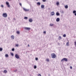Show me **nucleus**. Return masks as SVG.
Instances as JSON below:
<instances>
[{"label":"nucleus","mask_w":76,"mask_h":76,"mask_svg":"<svg viewBox=\"0 0 76 76\" xmlns=\"http://www.w3.org/2000/svg\"><path fill=\"white\" fill-rule=\"evenodd\" d=\"M51 56L52 58H55L56 57V55L55 54V53H53L51 54Z\"/></svg>","instance_id":"1"},{"label":"nucleus","mask_w":76,"mask_h":76,"mask_svg":"<svg viewBox=\"0 0 76 76\" xmlns=\"http://www.w3.org/2000/svg\"><path fill=\"white\" fill-rule=\"evenodd\" d=\"M3 16L4 18H7V15L6 13H4L2 15Z\"/></svg>","instance_id":"2"},{"label":"nucleus","mask_w":76,"mask_h":76,"mask_svg":"<svg viewBox=\"0 0 76 76\" xmlns=\"http://www.w3.org/2000/svg\"><path fill=\"white\" fill-rule=\"evenodd\" d=\"M68 61V60H67V59L66 58H64L61 60V61Z\"/></svg>","instance_id":"3"},{"label":"nucleus","mask_w":76,"mask_h":76,"mask_svg":"<svg viewBox=\"0 0 76 76\" xmlns=\"http://www.w3.org/2000/svg\"><path fill=\"white\" fill-rule=\"evenodd\" d=\"M23 9L24 12H28L29 11V9H26L25 8H23Z\"/></svg>","instance_id":"4"},{"label":"nucleus","mask_w":76,"mask_h":76,"mask_svg":"<svg viewBox=\"0 0 76 76\" xmlns=\"http://www.w3.org/2000/svg\"><path fill=\"white\" fill-rule=\"evenodd\" d=\"M6 4L7 5L8 7H10V6L9 4V3L8 2H6Z\"/></svg>","instance_id":"5"},{"label":"nucleus","mask_w":76,"mask_h":76,"mask_svg":"<svg viewBox=\"0 0 76 76\" xmlns=\"http://www.w3.org/2000/svg\"><path fill=\"white\" fill-rule=\"evenodd\" d=\"M15 57L17 59L19 58V55H18V54H16L15 55Z\"/></svg>","instance_id":"6"},{"label":"nucleus","mask_w":76,"mask_h":76,"mask_svg":"<svg viewBox=\"0 0 76 76\" xmlns=\"http://www.w3.org/2000/svg\"><path fill=\"white\" fill-rule=\"evenodd\" d=\"M24 29H26V30H29L31 29V28L29 27H25L24 28Z\"/></svg>","instance_id":"7"},{"label":"nucleus","mask_w":76,"mask_h":76,"mask_svg":"<svg viewBox=\"0 0 76 76\" xmlns=\"http://www.w3.org/2000/svg\"><path fill=\"white\" fill-rule=\"evenodd\" d=\"M33 21V20H32V19L31 18L29 19V22H32Z\"/></svg>","instance_id":"8"},{"label":"nucleus","mask_w":76,"mask_h":76,"mask_svg":"<svg viewBox=\"0 0 76 76\" xmlns=\"http://www.w3.org/2000/svg\"><path fill=\"white\" fill-rule=\"evenodd\" d=\"M45 7V5H42L41 6V9H43V8H44Z\"/></svg>","instance_id":"9"},{"label":"nucleus","mask_w":76,"mask_h":76,"mask_svg":"<svg viewBox=\"0 0 76 76\" xmlns=\"http://www.w3.org/2000/svg\"><path fill=\"white\" fill-rule=\"evenodd\" d=\"M41 5V3H40V2H38L37 3V6H40V5Z\"/></svg>","instance_id":"10"},{"label":"nucleus","mask_w":76,"mask_h":76,"mask_svg":"<svg viewBox=\"0 0 76 76\" xmlns=\"http://www.w3.org/2000/svg\"><path fill=\"white\" fill-rule=\"evenodd\" d=\"M66 46H69V45H70L69 44V42H68L66 43Z\"/></svg>","instance_id":"11"},{"label":"nucleus","mask_w":76,"mask_h":76,"mask_svg":"<svg viewBox=\"0 0 76 76\" xmlns=\"http://www.w3.org/2000/svg\"><path fill=\"white\" fill-rule=\"evenodd\" d=\"M56 22H59L60 21V18H57L56 20Z\"/></svg>","instance_id":"12"},{"label":"nucleus","mask_w":76,"mask_h":76,"mask_svg":"<svg viewBox=\"0 0 76 76\" xmlns=\"http://www.w3.org/2000/svg\"><path fill=\"white\" fill-rule=\"evenodd\" d=\"M54 12H51V15H52V16H53V15H54Z\"/></svg>","instance_id":"13"},{"label":"nucleus","mask_w":76,"mask_h":76,"mask_svg":"<svg viewBox=\"0 0 76 76\" xmlns=\"http://www.w3.org/2000/svg\"><path fill=\"white\" fill-rule=\"evenodd\" d=\"M56 16H60V13H59V12H57L56 13Z\"/></svg>","instance_id":"14"},{"label":"nucleus","mask_w":76,"mask_h":76,"mask_svg":"<svg viewBox=\"0 0 76 76\" xmlns=\"http://www.w3.org/2000/svg\"><path fill=\"white\" fill-rule=\"evenodd\" d=\"M11 38H12V39H14L15 37H14V36L12 35V36H11Z\"/></svg>","instance_id":"15"},{"label":"nucleus","mask_w":76,"mask_h":76,"mask_svg":"<svg viewBox=\"0 0 76 76\" xmlns=\"http://www.w3.org/2000/svg\"><path fill=\"white\" fill-rule=\"evenodd\" d=\"M50 26H54V24L52 23H50Z\"/></svg>","instance_id":"16"},{"label":"nucleus","mask_w":76,"mask_h":76,"mask_svg":"<svg viewBox=\"0 0 76 76\" xmlns=\"http://www.w3.org/2000/svg\"><path fill=\"white\" fill-rule=\"evenodd\" d=\"M58 39H61V36H59V37H58Z\"/></svg>","instance_id":"17"},{"label":"nucleus","mask_w":76,"mask_h":76,"mask_svg":"<svg viewBox=\"0 0 76 76\" xmlns=\"http://www.w3.org/2000/svg\"><path fill=\"white\" fill-rule=\"evenodd\" d=\"M65 8H66V9H67L68 8V5H66L65 6Z\"/></svg>","instance_id":"18"},{"label":"nucleus","mask_w":76,"mask_h":76,"mask_svg":"<svg viewBox=\"0 0 76 76\" xmlns=\"http://www.w3.org/2000/svg\"><path fill=\"white\" fill-rule=\"evenodd\" d=\"M28 17H25L24 18V19H26V20H27V19H28Z\"/></svg>","instance_id":"19"},{"label":"nucleus","mask_w":76,"mask_h":76,"mask_svg":"<svg viewBox=\"0 0 76 76\" xmlns=\"http://www.w3.org/2000/svg\"><path fill=\"white\" fill-rule=\"evenodd\" d=\"M5 56L6 57H9V55L7 54H6Z\"/></svg>","instance_id":"20"},{"label":"nucleus","mask_w":76,"mask_h":76,"mask_svg":"<svg viewBox=\"0 0 76 76\" xmlns=\"http://www.w3.org/2000/svg\"><path fill=\"white\" fill-rule=\"evenodd\" d=\"M4 73H7V70H4Z\"/></svg>","instance_id":"21"},{"label":"nucleus","mask_w":76,"mask_h":76,"mask_svg":"<svg viewBox=\"0 0 76 76\" xmlns=\"http://www.w3.org/2000/svg\"><path fill=\"white\" fill-rule=\"evenodd\" d=\"M59 2H58L56 3V5H57V6H58L59 5Z\"/></svg>","instance_id":"22"},{"label":"nucleus","mask_w":76,"mask_h":76,"mask_svg":"<svg viewBox=\"0 0 76 76\" xmlns=\"http://www.w3.org/2000/svg\"><path fill=\"white\" fill-rule=\"evenodd\" d=\"M34 69H37V66L36 65L34 66Z\"/></svg>","instance_id":"23"},{"label":"nucleus","mask_w":76,"mask_h":76,"mask_svg":"<svg viewBox=\"0 0 76 76\" xmlns=\"http://www.w3.org/2000/svg\"><path fill=\"white\" fill-rule=\"evenodd\" d=\"M3 50V48H0V51H2Z\"/></svg>","instance_id":"24"},{"label":"nucleus","mask_w":76,"mask_h":76,"mask_svg":"<svg viewBox=\"0 0 76 76\" xmlns=\"http://www.w3.org/2000/svg\"><path fill=\"white\" fill-rule=\"evenodd\" d=\"M76 10H74V11H73V13H75H75H76Z\"/></svg>","instance_id":"25"},{"label":"nucleus","mask_w":76,"mask_h":76,"mask_svg":"<svg viewBox=\"0 0 76 76\" xmlns=\"http://www.w3.org/2000/svg\"><path fill=\"white\" fill-rule=\"evenodd\" d=\"M11 56H13L14 54H13V53H11Z\"/></svg>","instance_id":"26"},{"label":"nucleus","mask_w":76,"mask_h":76,"mask_svg":"<svg viewBox=\"0 0 76 76\" xmlns=\"http://www.w3.org/2000/svg\"><path fill=\"white\" fill-rule=\"evenodd\" d=\"M12 51H15V48H13L12 49Z\"/></svg>","instance_id":"27"},{"label":"nucleus","mask_w":76,"mask_h":76,"mask_svg":"<svg viewBox=\"0 0 76 76\" xmlns=\"http://www.w3.org/2000/svg\"><path fill=\"white\" fill-rule=\"evenodd\" d=\"M17 33L18 34H20V32L19 31H17Z\"/></svg>","instance_id":"28"},{"label":"nucleus","mask_w":76,"mask_h":76,"mask_svg":"<svg viewBox=\"0 0 76 76\" xmlns=\"http://www.w3.org/2000/svg\"><path fill=\"white\" fill-rule=\"evenodd\" d=\"M63 37H66V35L65 34H64L63 35Z\"/></svg>","instance_id":"29"},{"label":"nucleus","mask_w":76,"mask_h":76,"mask_svg":"<svg viewBox=\"0 0 76 76\" xmlns=\"http://www.w3.org/2000/svg\"><path fill=\"white\" fill-rule=\"evenodd\" d=\"M1 7H4V5H2L1 6Z\"/></svg>","instance_id":"30"},{"label":"nucleus","mask_w":76,"mask_h":76,"mask_svg":"<svg viewBox=\"0 0 76 76\" xmlns=\"http://www.w3.org/2000/svg\"><path fill=\"white\" fill-rule=\"evenodd\" d=\"M46 60L47 61H50V59H47Z\"/></svg>","instance_id":"31"},{"label":"nucleus","mask_w":76,"mask_h":76,"mask_svg":"<svg viewBox=\"0 0 76 76\" xmlns=\"http://www.w3.org/2000/svg\"><path fill=\"white\" fill-rule=\"evenodd\" d=\"M15 46H16V47H18L19 46V45L18 44H16L15 45Z\"/></svg>","instance_id":"32"},{"label":"nucleus","mask_w":76,"mask_h":76,"mask_svg":"<svg viewBox=\"0 0 76 76\" xmlns=\"http://www.w3.org/2000/svg\"><path fill=\"white\" fill-rule=\"evenodd\" d=\"M17 70H17V69H16V70H15L14 71V72H17Z\"/></svg>","instance_id":"33"},{"label":"nucleus","mask_w":76,"mask_h":76,"mask_svg":"<svg viewBox=\"0 0 76 76\" xmlns=\"http://www.w3.org/2000/svg\"><path fill=\"white\" fill-rule=\"evenodd\" d=\"M36 60H38V58H35Z\"/></svg>","instance_id":"34"},{"label":"nucleus","mask_w":76,"mask_h":76,"mask_svg":"<svg viewBox=\"0 0 76 76\" xmlns=\"http://www.w3.org/2000/svg\"><path fill=\"white\" fill-rule=\"evenodd\" d=\"M42 1L43 2H45V1H46V0H42Z\"/></svg>","instance_id":"35"},{"label":"nucleus","mask_w":76,"mask_h":76,"mask_svg":"<svg viewBox=\"0 0 76 76\" xmlns=\"http://www.w3.org/2000/svg\"><path fill=\"white\" fill-rule=\"evenodd\" d=\"M38 76H41V74H39L38 75Z\"/></svg>","instance_id":"36"},{"label":"nucleus","mask_w":76,"mask_h":76,"mask_svg":"<svg viewBox=\"0 0 76 76\" xmlns=\"http://www.w3.org/2000/svg\"><path fill=\"white\" fill-rule=\"evenodd\" d=\"M70 69H72V66H71L70 67Z\"/></svg>","instance_id":"37"},{"label":"nucleus","mask_w":76,"mask_h":76,"mask_svg":"<svg viewBox=\"0 0 76 76\" xmlns=\"http://www.w3.org/2000/svg\"><path fill=\"white\" fill-rule=\"evenodd\" d=\"M20 5L21 6H22V3H20Z\"/></svg>","instance_id":"38"},{"label":"nucleus","mask_w":76,"mask_h":76,"mask_svg":"<svg viewBox=\"0 0 76 76\" xmlns=\"http://www.w3.org/2000/svg\"><path fill=\"white\" fill-rule=\"evenodd\" d=\"M44 34H46V31H45L43 32Z\"/></svg>","instance_id":"39"},{"label":"nucleus","mask_w":76,"mask_h":76,"mask_svg":"<svg viewBox=\"0 0 76 76\" xmlns=\"http://www.w3.org/2000/svg\"><path fill=\"white\" fill-rule=\"evenodd\" d=\"M75 16H76V13H75Z\"/></svg>","instance_id":"40"},{"label":"nucleus","mask_w":76,"mask_h":76,"mask_svg":"<svg viewBox=\"0 0 76 76\" xmlns=\"http://www.w3.org/2000/svg\"><path fill=\"white\" fill-rule=\"evenodd\" d=\"M28 47H30V46L29 45H28Z\"/></svg>","instance_id":"41"},{"label":"nucleus","mask_w":76,"mask_h":76,"mask_svg":"<svg viewBox=\"0 0 76 76\" xmlns=\"http://www.w3.org/2000/svg\"><path fill=\"white\" fill-rule=\"evenodd\" d=\"M36 0V1H38V0Z\"/></svg>","instance_id":"42"},{"label":"nucleus","mask_w":76,"mask_h":76,"mask_svg":"<svg viewBox=\"0 0 76 76\" xmlns=\"http://www.w3.org/2000/svg\"><path fill=\"white\" fill-rule=\"evenodd\" d=\"M62 13H63V11H62Z\"/></svg>","instance_id":"43"},{"label":"nucleus","mask_w":76,"mask_h":76,"mask_svg":"<svg viewBox=\"0 0 76 76\" xmlns=\"http://www.w3.org/2000/svg\"><path fill=\"white\" fill-rule=\"evenodd\" d=\"M14 20L15 19V18H14Z\"/></svg>","instance_id":"44"}]
</instances>
